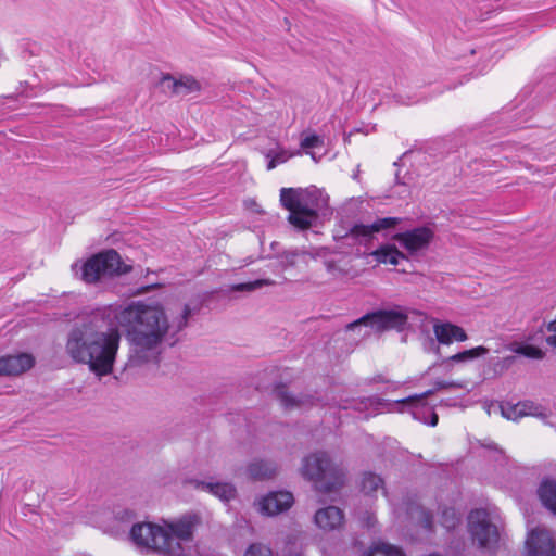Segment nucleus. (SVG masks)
Here are the masks:
<instances>
[{
    "label": "nucleus",
    "mask_w": 556,
    "mask_h": 556,
    "mask_svg": "<svg viewBox=\"0 0 556 556\" xmlns=\"http://www.w3.org/2000/svg\"><path fill=\"white\" fill-rule=\"evenodd\" d=\"M316 525L324 530H334L343 522V513L336 506L321 508L315 514Z\"/></svg>",
    "instance_id": "nucleus-15"
},
{
    "label": "nucleus",
    "mask_w": 556,
    "mask_h": 556,
    "mask_svg": "<svg viewBox=\"0 0 556 556\" xmlns=\"http://www.w3.org/2000/svg\"><path fill=\"white\" fill-rule=\"evenodd\" d=\"M407 514L413 522L421 526L426 530H432L433 517L427 509H425L419 504H410L407 508Z\"/></svg>",
    "instance_id": "nucleus-19"
},
{
    "label": "nucleus",
    "mask_w": 556,
    "mask_h": 556,
    "mask_svg": "<svg viewBox=\"0 0 556 556\" xmlns=\"http://www.w3.org/2000/svg\"><path fill=\"white\" fill-rule=\"evenodd\" d=\"M365 556H405L403 551L388 543H379L372 546Z\"/></svg>",
    "instance_id": "nucleus-27"
},
{
    "label": "nucleus",
    "mask_w": 556,
    "mask_h": 556,
    "mask_svg": "<svg viewBox=\"0 0 556 556\" xmlns=\"http://www.w3.org/2000/svg\"><path fill=\"white\" fill-rule=\"evenodd\" d=\"M519 407L521 410H525L522 413V417L525 416H538L541 418H544L546 415L543 413L542 407L538 404H535L532 401H523L519 402Z\"/></svg>",
    "instance_id": "nucleus-32"
},
{
    "label": "nucleus",
    "mask_w": 556,
    "mask_h": 556,
    "mask_svg": "<svg viewBox=\"0 0 556 556\" xmlns=\"http://www.w3.org/2000/svg\"><path fill=\"white\" fill-rule=\"evenodd\" d=\"M275 285L274 280L270 279H257L250 282L237 283L231 286L232 291L238 292H253L264 286H273Z\"/></svg>",
    "instance_id": "nucleus-29"
},
{
    "label": "nucleus",
    "mask_w": 556,
    "mask_h": 556,
    "mask_svg": "<svg viewBox=\"0 0 556 556\" xmlns=\"http://www.w3.org/2000/svg\"><path fill=\"white\" fill-rule=\"evenodd\" d=\"M129 270L130 266L122 262L115 250H106L89 257L80 266V278L86 283H96Z\"/></svg>",
    "instance_id": "nucleus-5"
},
{
    "label": "nucleus",
    "mask_w": 556,
    "mask_h": 556,
    "mask_svg": "<svg viewBox=\"0 0 556 556\" xmlns=\"http://www.w3.org/2000/svg\"><path fill=\"white\" fill-rule=\"evenodd\" d=\"M407 321V316L396 311H376L368 313L346 326L348 331H354L362 327L369 328L376 332L389 329H401Z\"/></svg>",
    "instance_id": "nucleus-7"
},
{
    "label": "nucleus",
    "mask_w": 556,
    "mask_h": 556,
    "mask_svg": "<svg viewBox=\"0 0 556 556\" xmlns=\"http://www.w3.org/2000/svg\"><path fill=\"white\" fill-rule=\"evenodd\" d=\"M451 328H456V325L451 323L435 324L433 332L437 340L442 344H451L454 341V331Z\"/></svg>",
    "instance_id": "nucleus-24"
},
{
    "label": "nucleus",
    "mask_w": 556,
    "mask_h": 556,
    "mask_svg": "<svg viewBox=\"0 0 556 556\" xmlns=\"http://www.w3.org/2000/svg\"><path fill=\"white\" fill-rule=\"evenodd\" d=\"M276 399L280 402L281 406L286 410L293 409H307L311 408L318 403V399H316L313 394H292L288 391L287 387L283 384L277 386L274 390Z\"/></svg>",
    "instance_id": "nucleus-11"
},
{
    "label": "nucleus",
    "mask_w": 556,
    "mask_h": 556,
    "mask_svg": "<svg viewBox=\"0 0 556 556\" xmlns=\"http://www.w3.org/2000/svg\"><path fill=\"white\" fill-rule=\"evenodd\" d=\"M320 253H316V254H313L308 251H305V250H291V251H285L281 255H280V258H281V265L287 268V267H293L295 266L296 264V258L301 257V258H305L306 256H311L313 258H315L316 256H319Z\"/></svg>",
    "instance_id": "nucleus-23"
},
{
    "label": "nucleus",
    "mask_w": 556,
    "mask_h": 556,
    "mask_svg": "<svg viewBox=\"0 0 556 556\" xmlns=\"http://www.w3.org/2000/svg\"><path fill=\"white\" fill-rule=\"evenodd\" d=\"M302 476L314 482L315 489L329 493L343 484L342 470L332 464L328 454L316 452L306 456L302 462Z\"/></svg>",
    "instance_id": "nucleus-4"
},
{
    "label": "nucleus",
    "mask_w": 556,
    "mask_h": 556,
    "mask_svg": "<svg viewBox=\"0 0 556 556\" xmlns=\"http://www.w3.org/2000/svg\"><path fill=\"white\" fill-rule=\"evenodd\" d=\"M77 266H78L77 264H74V265H73V270H76V269H77Z\"/></svg>",
    "instance_id": "nucleus-41"
},
{
    "label": "nucleus",
    "mask_w": 556,
    "mask_h": 556,
    "mask_svg": "<svg viewBox=\"0 0 556 556\" xmlns=\"http://www.w3.org/2000/svg\"><path fill=\"white\" fill-rule=\"evenodd\" d=\"M266 157L269 159L267 169L271 170L278 164L287 162L291 157V154H289L286 150H280L278 152L270 150L266 153Z\"/></svg>",
    "instance_id": "nucleus-31"
},
{
    "label": "nucleus",
    "mask_w": 556,
    "mask_h": 556,
    "mask_svg": "<svg viewBox=\"0 0 556 556\" xmlns=\"http://www.w3.org/2000/svg\"><path fill=\"white\" fill-rule=\"evenodd\" d=\"M35 358L28 353L0 356V376H17L29 370Z\"/></svg>",
    "instance_id": "nucleus-13"
},
{
    "label": "nucleus",
    "mask_w": 556,
    "mask_h": 556,
    "mask_svg": "<svg viewBox=\"0 0 556 556\" xmlns=\"http://www.w3.org/2000/svg\"><path fill=\"white\" fill-rule=\"evenodd\" d=\"M321 144H323V139L316 135L307 136L301 141V147L303 149L316 148Z\"/></svg>",
    "instance_id": "nucleus-36"
},
{
    "label": "nucleus",
    "mask_w": 556,
    "mask_h": 556,
    "mask_svg": "<svg viewBox=\"0 0 556 556\" xmlns=\"http://www.w3.org/2000/svg\"><path fill=\"white\" fill-rule=\"evenodd\" d=\"M508 349L517 354L532 359H542L545 355V353L540 348L530 344L521 345L514 343L509 345Z\"/></svg>",
    "instance_id": "nucleus-26"
},
{
    "label": "nucleus",
    "mask_w": 556,
    "mask_h": 556,
    "mask_svg": "<svg viewBox=\"0 0 556 556\" xmlns=\"http://www.w3.org/2000/svg\"><path fill=\"white\" fill-rule=\"evenodd\" d=\"M438 420H439L438 415H437L434 412H432V413H431V421H430V425H431V426H437Z\"/></svg>",
    "instance_id": "nucleus-40"
},
{
    "label": "nucleus",
    "mask_w": 556,
    "mask_h": 556,
    "mask_svg": "<svg viewBox=\"0 0 556 556\" xmlns=\"http://www.w3.org/2000/svg\"><path fill=\"white\" fill-rule=\"evenodd\" d=\"M501 412L505 418L510 420H518L519 418L522 417V413L525 410L520 409L518 402L517 404L505 403L501 405Z\"/></svg>",
    "instance_id": "nucleus-33"
},
{
    "label": "nucleus",
    "mask_w": 556,
    "mask_h": 556,
    "mask_svg": "<svg viewBox=\"0 0 556 556\" xmlns=\"http://www.w3.org/2000/svg\"><path fill=\"white\" fill-rule=\"evenodd\" d=\"M526 549L528 556H556L555 540L551 531L540 526L529 532Z\"/></svg>",
    "instance_id": "nucleus-8"
},
{
    "label": "nucleus",
    "mask_w": 556,
    "mask_h": 556,
    "mask_svg": "<svg viewBox=\"0 0 556 556\" xmlns=\"http://www.w3.org/2000/svg\"><path fill=\"white\" fill-rule=\"evenodd\" d=\"M382 486H383V481L379 476H377L372 472L364 473L363 479H362V491L365 494L370 495V494L377 492L379 489L383 490Z\"/></svg>",
    "instance_id": "nucleus-25"
},
{
    "label": "nucleus",
    "mask_w": 556,
    "mask_h": 556,
    "mask_svg": "<svg viewBox=\"0 0 556 556\" xmlns=\"http://www.w3.org/2000/svg\"><path fill=\"white\" fill-rule=\"evenodd\" d=\"M489 353V349L485 346H477L470 350H465L463 352L456 353L446 359L443 363L454 362V363H466L473 361L478 357L484 356Z\"/></svg>",
    "instance_id": "nucleus-20"
},
{
    "label": "nucleus",
    "mask_w": 556,
    "mask_h": 556,
    "mask_svg": "<svg viewBox=\"0 0 556 556\" xmlns=\"http://www.w3.org/2000/svg\"><path fill=\"white\" fill-rule=\"evenodd\" d=\"M454 331V341L464 342L468 339L466 331L456 325V328H451Z\"/></svg>",
    "instance_id": "nucleus-37"
},
{
    "label": "nucleus",
    "mask_w": 556,
    "mask_h": 556,
    "mask_svg": "<svg viewBox=\"0 0 556 556\" xmlns=\"http://www.w3.org/2000/svg\"><path fill=\"white\" fill-rule=\"evenodd\" d=\"M280 201L290 214L288 220L300 229L311 228L318 218V211L328 205V197L316 187L307 189L282 188Z\"/></svg>",
    "instance_id": "nucleus-3"
},
{
    "label": "nucleus",
    "mask_w": 556,
    "mask_h": 556,
    "mask_svg": "<svg viewBox=\"0 0 556 556\" xmlns=\"http://www.w3.org/2000/svg\"><path fill=\"white\" fill-rule=\"evenodd\" d=\"M200 519L195 515H187L176 521L166 522L164 527L151 522L134 525L130 530L132 541L140 546L153 549L164 556H191L180 541H191L193 531Z\"/></svg>",
    "instance_id": "nucleus-2"
},
{
    "label": "nucleus",
    "mask_w": 556,
    "mask_h": 556,
    "mask_svg": "<svg viewBox=\"0 0 556 556\" xmlns=\"http://www.w3.org/2000/svg\"><path fill=\"white\" fill-rule=\"evenodd\" d=\"M538 495L542 504L556 514V479H543L538 489Z\"/></svg>",
    "instance_id": "nucleus-16"
},
{
    "label": "nucleus",
    "mask_w": 556,
    "mask_h": 556,
    "mask_svg": "<svg viewBox=\"0 0 556 556\" xmlns=\"http://www.w3.org/2000/svg\"><path fill=\"white\" fill-rule=\"evenodd\" d=\"M161 87L164 92L169 93L172 96L177 94V79L170 75H164L160 81Z\"/></svg>",
    "instance_id": "nucleus-34"
},
{
    "label": "nucleus",
    "mask_w": 556,
    "mask_h": 556,
    "mask_svg": "<svg viewBox=\"0 0 556 556\" xmlns=\"http://www.w3.org/2000/svg\"><path fill=\"white\" fill-rule=\"evenodd\" d=\"M462 387H463L462 383L456 382V381L438 380V381L434 382V388L433 389L428 390V391L424 392L420 395L409 396V397L403 400L402 402L403 403L419 402V401L425 400L428 396L432 395L435 391H439V390H442V389H459Z\"/></svg>",
    "instance_id": "nucleus-21"
},
{
    "label": "nucleus",
    "mask_w": 556,
    "mask_h": 556,
    "mask_svg": "<svg viewBox=\"0 0 556 556\" xmlns=\"http://www.w3.org/2000/svg\"><path fill=\"white\" fill-rule=\"evenodd\" d=\"M440 522L447 530L454 529L459 522L456 510L452 507L444 508L441 513Z\"/></svg>",
    "instance_id": "nucleus-30"
},
{
    "label": "nucleus",
    "mask_w": 556,
    "mask_h": 556,
    "mask_svg": "<svg viewBox=\"0 0 556 556\" xmlns=\"http://www.w3.org/2000/svg\"><path fill=\"white\" fill-rule=\"evenodd\" d=\"M433 238V230L425 226L396 233L393 237L409 254L427 250Z\"/></svg>",
    "instance_id": "nucleus-9"
},
{
    "label": "nucleus",
    "mask_w": 556,
    "mask_h": 556,
    "mask_svg": "<svg viewBox=\"0 0 556 556\" xmlns=\"http://www.w3.org/2000/svg\"><path fill=\"white\" fill-rule=\"evenodd\" d=\"M191 314V307L185 304L172 313L169 320L161 304L143 301L98 311L70 331L65 351L96 376H108L113 371L121 341L112 319L127 329L136 358L147 362L163 340L173 339L170 344L176 341L175 336L187 327Z\"/></svg>",
    "instance_id": "nucleus-1"
},
{
    "label": "nucleus",
    "mask_w": 556,
    "mask_h": 556,
    "mask_svg": "<svg viewBox=\"0 0 556 556\" xmlns=\"http://www.w3.org/2000/svg\"><path fill=\"white\" fill-rule=\"evenodd\" d=\"M293 504V495L290 492H271L262 497L257 503V509L266 516H275L286 511Z\"/></svg>",
    "instance_id": "nucleus-12"
},
{
    "label": "nucleus",
    "mask_w": 556,
    "mask_h": 556,
    "mask_svg": "<svg viewBox=\"0 0 556 556\" xmlns=\"http://www.w3.org/2000/svg\"><path fill=\"white\" fill-rule=\"evenodd\" d=\"M371 255L378 263L397 265L400 260H406V255L397 250L394 245H382L381 248L371 252Z\"/></svg>",
    "instance_id": "nucleus-18"
},
{
    "label": "nucleus",
    "mask_w": 556,
    "mask_h": 556,
    "mask_svg": "<svg viewBox=\"0 0 556 556\" xmlns=\"http://www.w3.org/2000/svg\"><path fill=\"white\" fill-rule=\"evenodd\" d=\"M468 527L472 540L481 548L493 551L500 540V532L495 525L490 521L486 510L476 509L468 516Z\"/></svg>",
    "instance_id": "nucleus-6"
},
{
    "label": "nucleus",
    "mask_w": 556,
    "mask_h": 556,
    "mask_svg": "<svg viewBox=\"0 0 556 556\" xmlns=\"http://www.w3.org/2000/svg\"><path fill=\"white\" fill-rule=\"evenodd\" d=\"M277 471V465L269 460H255L248 466V473L254 480L270 479Z\"/></svg>",
    "instance_id": "nucleus-17"
},
{
    "label": "nucleus",
    "mask_w": 556,
    "mask_h": 556,
    "mask_svg": "<svg viewBox=\"0 0 556 556\" xmlns=\"http://www.w3.org/2000/svg\"><path fill=\"white\" fill-rule=\"evenodd\" d=\"M201 88L199 81H197L191 76H182L177 79V94L176 96H187L192 92L199 91Z\"/></svg>",
    "instance_id": "nucleus-28"
},
{
    "label": "nucleus",
    "mask_w": 556,
    "mask_h": 556,
    "mask_svg": "<svg viewBox=\"0 0 556 556\" xmlns=\"http://www.w3.org/2000/svg\"><path fill=\"white\" fill-rule=\"evenodd\" d=\"M189 483L195 488L212 493L224 502H228L236 496V489L227 482H205L198 479L189 480Z\"/></svg>",
    "instance_id": "nucleus-14"
},
{
    "label": "nucleus",
    "mask_w": 556,
    "mask_h": 556,
    "mask_svg": "<svg viewBox=\"0 0 556 556\" xmlns=\"http://www.w3.org/2000/svg\"><path fill=\"white\" fill-rule=\"evenodd\" d=\"M400 222L401 218L397 217H383L370 225L356 224L351 228L350 235L361 242L367 243L374 239L375 233L395 228Z\"/></svg>",
    "instance_id": "nucleus-10"
},
{
    "label": "nucleus",
    "mask_w": 556,
    "mask_h": 556,
    "mask_svg": "<svg viewBox=\"0 0 556 556\" xmlns=\"http://www.w3.org/2000/svg\"><path fill=\"white\" fill-rule=\"evenodd\" d=\"M364 404H365V402H364V401H361L359 403H355V404H353V405H345V406H343V408H345V409H346V408H354V409H356V410H362V409H363V405H364Z\"/></svg>",
    "instance_id": "nucleus-39"
},
{
    "label": "nucleus",
    "mask_w": 556,
    "mask_h": 556,
    "mask_svg": "<svg viewBox=\"0 0 556 556\" xmlns=\"http://www.w3.org/2000/svg\"><path fill=\"white\" fill-rule=\"evenodd\" d=\"M244 556H273V554L269 547L260 543H255L250 545Z\"/></svg>",
    "instance_id": "nucleus-35"
},
{
    "label": "nucleus",
    "mask_w": 556,
    "mask_h": 556,
    "mask_svg": "<svg viewBox=\"0 0 556 556\" xmlns=\"http://www.w3.org/2000/svg\"><path fill=\"white\" fill-rule=\"evenodd\" d=\"M368 334H369V332H368V331H364L363 337H366V336H368Z\"/></svg>",
    "instance_id": "nucleus-42"
},
{
    "label": "nucleus",
    "mask_w": 556,
    "mask_h": 556,
    "mask_svg": "<svg viewBox=\"0 0 556 556\" xmlns=\"http://www.w3.org/2000/svg\"><path fill=\"white\" fill-rule=\"evenodd\" d=\"M324 265L330 279L332 280L342 279L349 275L346 263L343 264L342 260H326Z\"/></svg>",
    "instance_id": "nucleus-22"
},
{
    "label": "nucleus",
    "mask_w": 556,
    "mask_h": 556,
    "mask_svg": "<svg viewBox=\"0 0 556 556\" xmlns=\"http://www.w3.org/2000/svg\"><path fill=\"white\" fill-rule=\"evenodd\" d=\"M515 361V357L514 356H506L504 357L503 359L498 361V363L502 365V368H505L507 369L508 367L511 366V364L514 363Z\"/></svg>",
    "instance_id": "nucleus-38"
}]
</instances>
